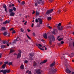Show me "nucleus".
<instances>
[{
  "label": "nucleus",
  "instance_id": "obj_1",
  "mask_svg": "<svg viewBox=\"0 0 74 74\" xmlns=\"http://www.w3.org/2000/svg\"><path fill=\"white\" fill-rule=\"evenodd\" d=\"M55 62H54L50 65L51 68L49 69V74H52L56 73L57 70L52 67L53 66H55Z\"/></svg>",
  "mask_w": 74,
  "mask_h": 74
},
{
  "label": "nucleus",
  "instance_id": "obj_2",
  "mask_svg": "<svg viewBox=\"0 0 74 74\" xmlns=\"http://www.w3.org/2000/svg\"><path fill=\"white\" fill-rule=\"evenodd\" d=\"M48 38L50 40L49 43L50 44H52V40L53 41H54L55 40V38L53 35H50L48 36Z\"/></svg>",
  "mask_w": 74,
  "mask_h": 74
},
{
  "label": "nucleus",
  "instance_id": "obj_3",
  "mask_svg": "<svg viewBox=\"0 0 74 74\" xmlns=\"http://www.w3.org/2000/svg\"><path fill=\"white\" fill-rule=\"evenodd\" d=\"M11 71L10 69L9 70H0V73H2L3 74H5L7 73H10V71Z\"/></svg>",
  "mask_w": 74,
  "mask_h": 74
},
{
  "label": "nucleus",
  "instance_id": "obj_4",
  "mask_svg": "<svg viewBox=\"0 0 74 74\" xmlns=\"http://www.w3.org/2000/svg\"><path fill=\"white\" fill-rule=\"evenodd\" d=\"M60 26H61V23H59L58 24V26H57L58 29L59 30H63V27L61 26L60 27Z\"/></svg>",
  "mask_w": 74,
  "mask_h": 74
},
{
  "label": "nucleus",
  "instance_id": "obj_5",
  "mask_svg": "<svg viewBox=\"0 0 74 74\" xmlns=\"http://www.w3.org/2000/svg\"><path fill=\"white\" fill-rule=\"evenodd\" d=\"M42 72V71L40 69H38L36 70V73L38 74H41Z\"/></svg>",
  "mask_w": 74,
  "mask_h": 74
},
{
  "label": "nucleus",
  "instance_id": "obj_6",
  "mask_svg": "<svg viewBox=\"0 0 74 74\" xmlns=\"http://www.w3.org/2000/svg\"><path fill=\"white\" fill-rule=\"evenodd\" d=\"M53 9H51L50 10H47V12H46V14H49L51 12H52V11H53Z\"/></svg>",
  "mask_w": 74,
  "mask_h": 74
},
{
  "label": "nucleus",
  "instance_id": "obj_7",
  "mask_svg": "<svg viewBox=\"0 0 74 74\" xmlns=\"http://www.w3.org/2000/svg\"><path fill=\"white\" fill-rule=\"evenodd\" d=\"M38 19L39 21V23L40 25H42V19L40 18H38Z\"/></svg>",
  "mask_w": 74,
  "mask_h": 74
},
{
  "label": "nucleus",
  "instance_id": "obj_8",
  "mask_svg": "<svg viewBox=\"0 0 74 74\" xmlns=\"http://www.w3.org/2000/svg\"><path fill=\"white\" fill-rule=\"evenodd\" d=\"M66 73L68 74H70L71 72V71L69 70V69H66Z\"/></svg>",
  "mask_w": 74,
  "mask_h": 74
},
{
  "label": "nucleus",
  "instance_id": "obj_9",
  "mask_svg": "<svg viewBox=\"0 0 74 74\" xmlns=\"http://www.w3.org/2000/svg\"><path fill=\"white\" fill-rule=\"evenodd\" d=\"M18 38H19V37H17L16 38V40H14L13 41V44H14V43H16L17 41H19V40L18 39Z\"/></svg>",
  "mask_w": 74,
  "mask_h": 74
},
{
  "label": "nucleus",
  "instance_id": "obj_10",
  "mask_svg": "<svg viewBox=\"0 0 74 74\" xmlns=\"http://www.w3.org/2000/svg\"><path fill=\"white\" fill-rule=\"evenodd\" d=\"M21 53H18L17 57V59H19V58H20L21 57Z\"/></svg>",
  "mask_w": 74,
  "mask_h": 74
},
{
  "label": "nucleus",
  "instance_id": "obj_11",
  "mask_svg": "<svg viewBox=\"0 0 74 74\" xmlns=\"http://www.w3.org/2000/svg\"><path fill=\"white\" fill-rule=\"evenodd\" d=\"M15 13L14 12H12L10 14V16H14L15 15Z\"/></svg>",
  "mask_w": 74,
  "mask_h": 74
},
{
  "label": "nucleus",
  "instance_id": "obj_12",
  "mask_svg": "<svg viewBox=\"0 0 74 74\" xmlns=\"http://www.w3.org/2000/svg\"><path fill=\"white\" fill-rule=\"evenodd\" d=\"M43 37L45 38V39H47V33H45V34H44L43 35Z\"/></svg>",
  "mask_w": 74,
  "mask_h": 74
},
{
  "label": "nucleus",
  "instance_id": "obj_13",
  "mask_svg": "<svg viewBox=\"0 0 74 74\" xmlns=\"http://www.w3.org/2000/svg\"><path fill=\"white\" fill-rule=\"evenodd\" d=\"M5 30H6V28H5L4 27H2L0 29L1 31H5Z\"/></svg>",
  "mask_w": 74,
  "mask_h": 74
},
{
  "label": "nucleus",
  "instance_id": "obj_14",
  "mask_svg": "<svg viewBox=\"0 0 74 74\" xmlns=\"http://www.w3.org/2000/svg\"><path fill=\"white\" fill-rule=\"evenodd\" d=\"M1 48L2 49H3L4 48H7V47H6V46L5 45H1Z\"/></svg>",
  "mask_w": 74,
  "mask_h": 74
},
{
  "label": "nucleus",
  "instance_id": "obj_15",
  "mask_svg": "<svg viewBox=\"0 0 74 74\" xmlns=\"http://www.w3.org/2000/svg\"><path fill=\"white\" fill-rule=\"evenodd\" d=\"M9 13H11V12H13V9L12 8L10 9L9 11Z\"/></svg>",
  "mask_w": 74,
  "mask_h": 74
},
{
  "label": "nucleus",
  "instance_id": "obj_16",
  "mask_svg": "<svg viewBox=\"0 0 74 74\" xmlns=\"http://www.w3.org/2000/svg\"><path fill=\"white\" fill-rule=\"evenodd\" d=\"M2 42L3 44H6L7 42V41L6 40H3Z\"/></svg>",
  "mask_w": 74,
  "mask_h": 74
},
{
  "label": "nucleus",
  "instance_id": "obj_17",
  "mask_svg": "<svg viewBox=\"0 0 74 74\" xmlns=\"http://www.w3.org/2000/svg\"><path fill=\"white\" fill-rule=\"evenodd\" d=\"M36 45L37 46V47H38V48H39V49H40V50H41L42 51H44V49H42V48H40V46H38V45Z\"/></svg>",
  "mask_w": 74,
  "mask_h": 74
},
{
  "label": "nucleus",
  "instance_id": "obj_18",
  "mask_svg": "<svg viewBox=\"0 0 74 74\" xmlns=\"http://www.w3.org/2000/svg\"><path fill=\"white\" fill-rule=\"evenodd\" d=\"M20 68L21 69H24V65L23 64H22L20 66Z\"/></svg>",
  "mask_w": 74,
  "mask_h": 74
},
{
  "label": "nucleus",
  "instance_id": "obj_19",
  "mask_svg": "<svg viewBox=\"0 0 74 74\" xmlns=\"http://www.w3.org/2000/svg\"><path fill=\"white\" fill-rule=\"evenodd\" d=\"M69 45L70 47L72 45H73V47H74V42H73L72 43V44H71V43H69Z\"/></svg>",
  "mask_w": 74,
  "mask_h": 74
},
{
  "label": "nucleus",
  "instance_id": "obj_20",
  "mask_svg": "<svg viewBox=\"0 0 74 74\" xmlns=\"http://www.w3.org/2000/svg\"><path fill=\"white\" fill-rule=\"evenodd\" d=\"M29 55L32 57L34 56V53H30Z\"/></svg>",
  "mask_w": 74,
  "mask_h": 74
},
{
  "label": "nucleus",
  "instance_id": "obj_21",
  "mask_svg": "<svg viewBox=\"0 0 74 74\" xmlns=\"http://www.w3.org/2000/svg\"><path fill=\"white\" fill-rule=\"evenodd\" d=\"M6 66V65L3 64L2 66V69H5V68Z\"/></svg>",
  "mask_w": 74,
  "mask_h": 74
},
{
  "label": "nucleus",
  "instance_id": "obj_22",
  "mask_svg": "<svg viewBox=\"0 0 74 74\" xmlns=\"http://www.w3.org/2000/svg\"><path fill=\"white\" fill-rule=\"evenodd\" d=\"M15 51L14 50L12 49H10V53H12V52H14Z\"/></svg>",
  "mask_w": 74,
  "mask_h": 74
},
{
  "label": "nucleus",
  "instance_id": "obj_23",
  "mask_svg": "<svg viewBox=\"0 0 74 74\" xmlns=\"http://www.w3.org/2000/svg\"><path fill=\"white\" fill-rule=\"evenodd\" d=\"M3 8H4L5 10H6V9H7V6H6V5H4L3 6Z\"/></svg>",
  "mask_w": 74,
  "mask_h": 74
},
{
  "label": "nucleus",
  "instance_id": "obj_24",
  "mask_svg": "<svg viewBox=\"0 0 74 74\" xmlns=\"http://www.w3.org/2000/svg\"><path fill=\"white\" fill-rule=\"evenodd\" d=\"M25 4V1H22V2L21 3V5H24V4Z\"/></svg>",
  "mask_w": 74,
  "mask_h": 74
},
{
  "label": "nucleus",
  "instance_id": "obj_25",
  "mask_svg": "<svg viewBox=\"0 0 74 74\" xmlns=\"http://www.w3.org/2000/svg\"><path fill=\"white\" fill-rule=\"evenodd\" d=\"M8 65L10 66V65H12V62H10L8 63Z\"/></svg>",
  "mask_w": 74,
  "mask_h": 74
},
{
  "label": "nucleus",
  "instance_id": "obj_26",
  "mask_svg": "<svg viewBox=\"0 0 74 74\" xmlns=\"http://www.w3.org/2000/svg\"><path fill=\"white\" fill-rule=\"evenodd\" d=\"M8 34V33H7V32H4L3 33L4 36H6Z\"/></svg>",
  "mask_w": 74,
  "mask_h": 74
},
{
  "label": "nucleus",
  "instance_id": "obj_27",
  "mask_svg": "<svg viewBox=\"0 0 74 74\" xmlns=\"http://www.w3.org/2000/svg\"><path fill=\"white\" fill-rule=\"evenodd\" d=\"M36 16H38L39 15V12H37V11H36Z\"/></svg>",
  "mask_w": 74,
  "mask_h": 74
},
{
  "label": "nucleus",
  "instance_id": "obj_28",
  "mask_svg": "<svg viewBox=\"0 0 74 74\" xmlns=\"http://www.w3.org/2000/svg\"><path fill=\"white\" fill-rule=\"evenodd\" d=\"M7 23V20L5 21V22L3 23V25H6Z\"/></svg>",
  "mask_w": 74,
  "mask_h": 74
},
{
  "label": "nucleus",
  "instance_id": "obj_29",
  "mask_svg": "<svg viewBox=\"0 0 74 74\" xmlns=\"http://www.w3.org/2000/svg\"><path fill=\"white\" fill-rule=\"evenodd\" d=\"M42 0H39V1H37V3H38V4H40V2H41V1Z\"/></svg>",
  "mask_w": 74,
  "mask_h": 74
},
{
  "label": "nucleus",
  "instance_id": "obj_30",
  "mask_svg": "<svg viewBox=\"0 0 74 74\" xmlns=\"http://www.w3.org/2000/svg\"><path fill=\"white\" fill-rule=\"evenodd\" d=\"M47 19L48 21H50V20H51V19H52V17H48Z\"/></svg>",
  "mask_w": 74,
  "mask_h": 74
},
{
  "label": "nucleus",
  "instance_id": "obj_31",
  "mask_svg": "<svg viewBox=\"0 0 74 74\" xmlns=\"http://www.w3.org/2000/svg\"><path fill=\"white\" fill-rule=\"evenodd\" d=\"M44 1H41V2H40V4L41 5H43V4H44Z\"/></svg>",
  "mask_w": 74,
  "mask_h": 74
},
{
  "label": "nucleus",
  "instance_id": "obj_32",
  "mask_svg": "<svg viewBox=\"0 0 74 74\" xmlns=\"http://www.w3.org/2000/svg\"><path fill=\"white\" fill-rule=\"evenodd\" d=\"M12 9L13 11L14 10L15 11L16 10V8H15V7H13Z\"/></svg>",
  "mask_w": 74,
  "mask_h": 74
},
{
  "label": "nucleus",
  "instance_id": "obj_33",
  "mask_svg": "<svg viewBox=\"0 0 74 74\" xmlns=\"http://www.w3.org/2000/svg\"><path fill=\"white\" fill-rule=\"evenodd\" d=\"M47 27H49V29H51V27L49 26V25L48 24L47 25Z\"/></svg>",
  "mask_w": 74,
  "mask_h": 74
},
{
  "label": "nucleus",
  "instance_id": "obj_34",
  "mask_svg": "<svg viewBox=\"0 0 74 74\" xmlns=\"http://www.w3.org/2000/svg\"><path fill=\"white\" fill-rule=\"evenodd\" d=\"M47 60H44V61L43 62V63H45L47 62Z\"/></svg>",
  "mask_w": 74,
  "mask_h": 74
},
{
  "label": "nucleus",
  "instance_id": "obj_35",
  "mask_svg": "<svg viewBox=\"0 0 74 74\" xmlns=\"http://www.w3.org/2000/svg\"><path fill=\"white\" fill-rule=\"evenodd\" d=\"M62 57L63 58H64V59H65V62H67V59H66V58H65V57H64V56H62Z\"/></svg>",
  "mask_w": 74,
  "mask_h": 74
},
{
  "label": "nucleus",
  "instance_id": "obj_36",
  "mask_svg": "<svg viewBox=\"0 0 74 74\" xmlns=\"http://www.w3.org/2000/svg\"><path fill=\"white\" fill-rule=\"evenodd\" d=\"M28 62H29L27 60H25V61H24V63H28Z\"/></svg>",
  "mask_w": 74,
  "mask_h": 74
},
{
  "label": "nucleus",
  "instance_id": "obj_37",
  "mask_svg": "<svg viewBox=\"0 0 74 74\" xmlns=\"http://www.w3.org/2000/svg\"><path fill=\"white\" fill-rule=\"evenodd\" d=\"M4 63V64H5V65H6V64H8V61L5 62Z\"/></svg>",
  "mask_w": 74,
  "mask_h": 74
},
{
  "label": "nucleus",
  "instance_id": "obj_38",
  "mask_svg": "<svg viewBox=\"0 0 74 74\" xmlns=\"http://www.w3.org/2000/svg\"><path fill=\"white\" fill-rule=\"evenodd\" d=\"M38 21H39V20H38V19H37V18H36L35 20V22L36 23H38V22H39Z\"/></svg>",
  "mask_w": 74,
  "mask_h": 74
},
{
  "label": "nucleus",
  "instance_id": "obj_39",
  "mask_svg": "<svg viewBox=\"0 0 74 74\" xmlns=\"http://www.w3.org/2000/svg\"><path fill=\"white\" fill-rule=\"evenodd\" d=\"M37 65V63L36 62H34L33 66H36Z\"/></svg>",
  "mask_w": 74,
  "mask_h": 74
},
{
  "label": "nucleus",
  "instance_id": "obj_40",
  "mask_svg": "<svg viewBox=\"0 0 74 74\" xmlns=\"http://www.w3.org/2000/svg\"><path fill=\"white\" fill-rule=\"evenodd\" d=\"M38 3L37 2H37H36L35 3V5L36 6H37V5H38Z\"/></svg>",
  "mask_w": 74,
  "mask_h": 74
},
{
  "label": "nucleus",
  "instance_id": "obj_41",
  "mask_svg": "<svg viewBox=\"0 0 74 74\" xmlns=\"http://www.w3.org/2000/svg\"><path fill=\"white\" fill-rule=\"evenodd\" d=\"M62 40H63V38H60L58 39V41H62Z\"/></svg>",
  "mask_w": 74,
  "mask_h": 74
},
{
  "label": "nucleus",
  "instance_id": "obj_42",
  "mask_svg": "<svg viewBox=\"0 0 74 74\" xmlns=\"http://www.w3.org/2000/svg\"><path fill=\"white\" fill-rule=\"evenodd\" d=\"M52 33L54 35H55V34H56V33H55V30H53V31L52 32Z\"/></svg>",
  "mask_w": 74,
  "mask_h": 74
},
{
  "label": "nucleus",
  "instance_id": "obj_43",
  "mask_svg": "<svg viewBox=\"0 0 74 74\" xmlns=\"http://www.w3.org/2000/svg\"><path fill=\"white\" fill-rule=\"evenodd\" d=\"M29 59L31 60H33V58L31 57H29Z\"/></svg>",
  "mask_w": 74,
  "mask_h": 74
},
{
  "label": "nucleus",
  "instance_id": "obj_44",
  "mask_svg": "<svg viewBox=\"0 0 74 74\" xmlns=\"http://www.w3.org/2000/svg\"><path fill=\"white\" fill-rule=\"evenodd\" d=\"M27 37V38H29V39H31V38H30L29 36L27 34H26Z\"/></svg>",
  "mask_w": 74,
  "mask_h": 74
},
{
  "label": "nucleus",
  "instance_id": "obj_45",
  "mask_svg": "<svg viewBox=\"0 0 74 74\" xmlns=\"http://www.w3.org/2000/svg\"><path fill=\"white\" fill-rule=\"evenodd\" d=\"M74 53H71V57H73V56H74V55H73V54ZM71 56H70V57H71Z\"/></svg>",
  "mask_w": 74,
  "mask_h": 74
},
{
  "label": "nucleus",
  "instance_id": "obj_46",
  "mask_svg": "<svg viewBox=\"0 0 74 74\" xmlns=\"http://www.w3.org/2000/svg\"><path fill=\"white\" fill-rule=\"evenodd\" d=\"M16 33V32H15V30H14L12 32V34H14V33Z\"/></svg>",
  "mask_w": 74,
  "mask_h": 74
},
{
  "label": "nucleus",
  "instance_id": "obj_47",
  "mask_svg": "<svg viewBox=\"0 0 74 74\" xmlns=\"http://www.w3.org/2000/svg\"><path fill=\"white\" fill-rule=\"evenodd\" d=\"M20 30H21V32H24V30L22 29V28H21L20 29Z\"/></svg>",
  "mask_w": 74,
  "mask_h": 74
},
{
  "label": "nucleus",
  "instance_id": "obj_48",
  "mask_svg": "<svg viewBox=\"0 0 74 74\" xmlns=\"http://www.w3.org/2000/svg\"><path fill=\"white\" fill-rule=\"evenodd\" d=\"M38 45L39 46V47H42V45L40 44H39Z\"/></svg>",
  "mask_w": 74,
  "mask_h": 74
},
{
  "label": "nucleus",
  "instance_id": "obj_49",
  "mask_svg": "<svg viewBox=\"0 0 74 74\" xmlns=\"http://www.w3.org/2000/svg\"><path fill=\"white\" fill-rule=\"evenodd\" d=\"M28 74H32V72L30 71L28 72Z\"/></svg>",
  "mask_w": 74,
  "mask_h": 74
},
{
  "label": "nucleus",
  "instance_id": "obj_50",
  "mask_svg": "<svg viewBox=\"0 0 74 74\" xmlns=\"http://www.w3.org/2000/svg\"><path fill=\"white\" fill-rule=\"evenodd\" d=\"M60 12H61V11L60 10H58V12L59 14H60Z\"/></svg>",
  "mask_w": 74,
  "mask_h": 74
},
{
  "label": "nucleus",
  "instance_id": "obj_51",
  "mask_svg": "<svg viewBox=\"0 0 74 74\" xmlns=\"http://www.w3.org/2000/svg\"><path fill=\"white\" fill-rule=\"evenodd\" d=\"M27 30L28 31V33H29V32H30V31H31V30L30 29H27Z\"/></svg>",
  "mask_w": 74,
  "mask_h": 74
},
{
  "label": "nucleus",
  "instance_id": "obj_52",
  "mask_svg": "<svg viewBox=\"0 0 74 74\" xmlns=\"http://www.w3.org/2000/svg\"><path fill=\"white\" fill-rule=\"evenodd\" d=\"M61 43L62 44H64V41H62L61 42Z\"/></svg>",
  "mask_w": 74,
  "mask_h": 74
},
{
  "label": "nucleus",
  "instance_id": "obj_53",
  "mask_svg": "<svg viewBox=\"0 0 74 74\" xmlns=\"http://www.w3.org/2000/svg\"><path fill=\"white\" fill-rule=\"evenodd\" d=\"M70 27H71L70 26H68L66 27V28L67 29H69V28H70Z\"/></svg>",
  "mask_w": 74,
  "mask_h": 74
},
{
  "label": "nucleus",
  "instance_id": "obj_54",
  "mask_svg": "<svg viewBox=\"0 0 74 74\" xmlns=\"http://www.w3.org/2000/svg\"><path fill=\"white\" fill-rule=\"evenodd\" d=\"M13 29H14V28H12L10 29V31H11V30H13Z\"/></svg>",
  "mask_w": 74,
  "mask_h": 74
},
{
  "label": "nucleus",
  "instance_id": "obj_55",
  "mask_svg": "<svg viewBox=\"0 0 74 74\" xmlns=\"http://www.w3.org/2000/svg\"><path fill=\"white\" fill-rule=\"evenodd\" d=\"M18 51L19 52V53H21V52H22V51H21V50H19Z\"/></svg>",
  "mask_w": 74,
  "mask_h": 74
},
{
  "label": "nucleus",
  "instance_id": "obj_56",
  "mask_svg": "<svg viewBox=\"0 0 74 74\" xmlns=\"http://www.w3.org/2000/svg\"><path fill=\"white\" fill-rule=\"evenodd\" d=\"M15 5H14V4H12V7H14Z\"/></svg>",
  "mask_w": 74,
  "mask_h": 74
},
{
  "label": "nucleus",
  "instance_id": "obj_57",
  "mask_svg": "<svg viewBox=\"0 0 74 74\" xmlns=\"http://www.w3.org/2000/svg\"><path fill=\"white\" fill-rule=\"evenodd\" d=\"M2 55V54H1V53H0V58H1Z\"/></svg>",
  "mask_w": 74,
  "mask_h": 74
},
{
  "label": "nucleus",
  "instance_id": "obj_58",
  "mask_svg": "<svg viewBox=\"0 0 74 74\" xmlns=\"http://www.w3.org/2000/svg\"><path fill=\"white\" fill-rule=\"evenodd\" d=\"M8 37H9L10 36V33L8 32Z\"/></svg>",
  "mask_w": 74,
  "mask_h": 74
},
{
  "label": "nucleus",
  "instance_id": "obj_59",
  "mask_svg": "<svg viewBox=\"0 0 74 74\" xmlns=\"http://www.w3.org/2000/svg\"><path fill=\"white\" fill-rule=\"evenodd\" d=\"M0 21H1V22H2V21H3V19L2 18H1V19H0Z\"/></svg>",
  "mask_w": 74,
  "mask_h": 74
},
{
  "label": "nucleus",
  "instance_id": "obj_60",
  "mask_svg": "<svg viewBox=\"0 0 74 74\" xmlns=\"http://www.w3.org/2000/svg\"><path fill=\"white\" fill-rule=\"evenodd\" d=\"M14 55H17L18 54H17V53H15L14 54Z\"/></svg>",
  "mask_w": 74,
  "mask_h": 74
},
{
  "label": "nucleus",
  "instance_id": "obj_61",
  "mask_svg": "<svg viewBox=\"0 0 74 74\" xmlns=\"http://www.w3.org/2000/svg\"><path fill=\"white\" fill-rule=\"evenodd\" d=\"M27 23V21H25V23H24V25H26V23Z\"/></svg>",
  "mask_w": 74,
  "mask_h": 74
},
{
  "label": "nucleus",
  "instance_id": "obj_62",
  "mask_svg": "<svg viewBox=\"0 0 74 74\" xmlns=\"http://www.w3.org/2000/svg\"><path fill=\"white\" fill-rule=\"evenodd\" d=\"M44 63V62H41L40 63V64H42Z\"/></svg>",
  "mask_w": 74,
  "mask_h": 74
},
{
  "label": "nucleus",
  "instance_id": "obj_63",
  "mask_svg": "<svg viewBox=\"0 0 74 74\" xmlns=\"http://www.w3.org/2000/svg\"><path fill=\"white\" fill-rule=\"evenodd\" d=\"M33 35L34 36H35V33L33 32Z\"/></svg>",
  "mask_w": 74,
  "mask_h": 74
},
{
  "label": "nucleus",
  "instance_id": "obj_64",
  "mask_svg": "<svg viewBox=\"0 0 74 74\" xmlns=\"http://www.w3.org/2000/svg\"><path fill=\"white\" fill-rule=\"evenodd\" d=\"M9 7H12V5H11V4H10L9 5Z\"/></svg>",
  "mask_w": 74,
  "mask_h": 74
}]
</instances>
